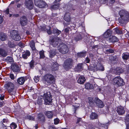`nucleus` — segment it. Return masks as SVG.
<instances>
[{
  "label": "nucleus",
  "instance_id": "12",
  "mask_svg": "<svg viewBox=\"0 0 129 129\" xmlns=\"http://www.w3.org/2000/svg\"><path fill=\"white\" fill-rule=\"evenodd\" d=\"M95 103L100 108H102L104 106L103 103L99 99L96 98L95 99Z\"/></svg>",
  "mask_w": 129,
  "mask_h": 129
},
{
  "label": "nucleus",
  "instance_id": "60",
  "mask_svg": "<svg viewBox=\"0 0 129 129\" xmlns=\"http://www.w3.org/2000/svg\"><path fill=\"white\" fill-rule=\"evenodd\" d=\"M55 43V42H53L52 43H51V45H53V46H55L56 45H57V43L55 45H53Z\"/></svg>",
  "mask_w": 129,
  "mask_h": 129
},
{
  "label": "nucleus",
  "instance_id": "10",
  "mask_svg": "<svg viewBox=\"0 0 129 129\" xmlns=\"http://www.w3.org/2000/svg\"><path fill=\"white\" fill-rule=\"evenodd\" d=\"M20 23L22 25H25L27 24V20L25 16H23L20 18Z\"/></svg>",
  "mask_w": 129,
  "mask_h": 129
},
{
  "label": "nucleus",
  "instance_id": "34",
  "mask_svg": "<svg viewBox=\"0 0 129 129\" xmlns=\"http://www.w3.org/2000/svg\"><path fill=\"white\" fill-rule=\"evenodd\" d=\"M88 100L89 103L91 106H92L94 103L93 98H88Z\"/></svg>",
  "mask_w": 129,
  "mask_h": 129
},
{
  "label": "nucleus",
  "instance_id": "51",
  "mask_svg": "<svg viewBox=\"0 0 129 129\" xmlns=\"http://www.w3.org/2000/svg\"><path fill=\"white\" fill-rule=\"evenodd\" d=\"M99 69L100 70L103 71L104 70V68L102 66H101L100 67Z\"/></svg>",
  "mask_w": 129,
  "mask_h": 129
},
{
  "label": "nucleus",
  "instance_id": "17",
  "mask_svg": "<svg viewBox=\"0 0 129 129\" xmlns=\"http://www.w3.org/2000/svg\"><path fill=\"white\" fill-rule=\"evenodd\" d=\"M30 55V53L28 51H26L23 53L22 55L23 58L25 59H26L27 57L29 56Z\"/></svg>",
  "mask_w": 129,
  "mask_h": 129
},
{
  "label": "nucleus",
  "instance_id": "33",
  "mask_svg": "<svg viewBox=\"0 0 129 129\" xmlns=\"http://www.w3.org/2000/svg\"><path fill=\"white\" fill-rule=\"evenodd\" d=\"M30 45L32 50H34L35 49V43L33 41H31L30 42Z\"/></svg>",
  "mask_w": 129,
  "mask_h": 129
},
{
  "label": "nucleus",
  "instance_id": "26",
  "mask_svg": "<svg viewBox=\"0 0 129 129\" xmlns=\"http://www.w3.org/2000/svg\"><path fill=\"white\" fill-rule=\"evenodd\" d=\"M129 58V53L127 52L124 53L122 54V58L123 59L127 60Z\"/></svg>",
  "mask_w": 129,
  "mask_h": 129
},
{
  "label": "nucleus",
  "instance_id": "4",
  "mask_svg": "<svg viewBox=\"0 0 129 129\" xmlns=\"http://www.w3.org/2000/svg\"><path fill=\"white\" fill-rule=\"evenodd\" d=\"M45 104L46 105L49 104L52 101V97L49 92L45 93L43 96Z\"/></svg>",
  "mask_w": 129,
  "mask_h": 129
},
{
  "label": "nucleus",
  "instance_id": "23",
  "mask_svg": "<svg viewBox=\"0 0 129 129\" xmlns=\"http://www.w3.org/2000/svg\"><path fill=\"white\" fill-rule=\"evenodd\" d=\"M45 114L49 118H51L53 117V114L51 111H47L45 112Z\"/></svg>",
  "mask_w": 129,
  "mask_h": 129
},
{
  "label": "nucleus",
  "instance_id": "44",
  "mask_svg": "<svg viewBox=\"0 0 129 129\" xmlns=\"http://www.w3.org/2000/svg\"><path fill=\"white\" fill-rule=\"evenodd\" d=\"M15 37V38H17L18 39H18H17V40H15V41H19V40L20 39H21V38H20V36L19 35V34L16 35H15V36H14Z\"/></svg>",
  "mask_w": 129,
  "mask_h": 129
},
{
  "label": "nucleus",
  "instance_id": "41",
  "mask_svg": "<svg viewBox=\"0 0 129 129\" xmlns=\"http://www.w3.org/2000/svg\"><path fill=\"white\" fill-rule=\"evenodd\" d=\"M81 36L80 35H79L78 36H77L75 38V40L77 41L81 39Z\"/></svg>",
  "mask_w": 129,
  "mask_h": 129
},
{
  "label": "nucleus",
  "instance_id": "39",
  "mask_svg": "<svg viewBox=\"0 0 129 129\" xmlns=\"http://www.w3.org/2000/svg\"><path fill=\"white\" fill-rule=\"evenodd\" d=\"M59 5L58 4H56L51 7V8L54 9H56L59 8Z\"/></svg>",
  "mask_w": 129,
  "mask_h": 129
},
{
  "label": "nucleus",
  "instance_id": "56",
  "mask_svg": "<svg viewBox=\"0 0 129 129\" xmlns=\"http://www.w3.org/2000/svg\"><path fill=\"white\" fill-rule=\"evenodd\" d=\"M4 98V96L3 94L1 95L0 96V99L1 100H3Z\"/></svg>",
  "mask_w": 129,
  "mask_h": 129
},
{
  "label": "nucleus",
  "instance_id": "36",
  "mask_svg": "<svg viewBox=\"0 0 129 129\" xmlns=\"http://www.w3.org/2000/svg\"><path fill=\"white\" fill-rule=\"evenodd\" d=\"M44 51L42 50L40 51L39 54L41 58H43L45 57V56L44 54Z\"/></svg>",
  "mask_w": 129,
  "mask_h": 129
},
{
  "label": "nucleus",
  "instance_id": "32",
  "mask_svg": "<svg viewBox=\"0 0 129 129\" xmlns=\"http://www.w3.org/2000/svg\"><path fill=\"white\" fill-rule=\"evenodd\" d=\"M17 125L14 122H12L10 125V127L11 129H15L17 127Z\"/></svg>",
  "mask_w": 129,
  "mask_h": 129
},
{
  "label": "nucleus",
  "instance_id": "28",
  "mask_svg": "<svg viewBox=\"0 0 129 129\" xmlns=\"http://www.w3.org/2000/svg\"><path fill=\"white\" fill-rule=\"evenodd\" d=\"M98 116L97 115L94 113H92L90 115V118L92 119H96Z\"/></svg>",
  "mask_w": 129,
  "mask_h": 129
},
{
  "label": "nucleus",
  "instance_id": "15",
  "mask_svg": "<svg viewBox=\"0 0 129 129\" xmlns=\"http://www.w3.org/2000/svg\"><path fill=\"white\" fill-rule=\"evenodd\" d=\"M11 68L14 72H17L19 71V67L17 64H13Z\"/></svg>",
  "mask_w": 129,
  "mask_h": 129
},
{
  "label": "nucleus",
  "instance_id": "2",
  "mask_svg": "<svg viewBox=\"0 0 129 129\" xmlns=\"http://www.w3.org/2000/svg\"><path fill=\"white\" fill-rule=\"evenodd\" d=\"M115 85L117 87H120L124 84L123 80L120 77L118 76L115 77L113 80Z\"/></svg>",
  "mask_w": 129,
  "mask_h": 129
},
{
  "label": "nucleus",
  "instance_id": "52",
  "mask_svg": "<svg viewBox=\"0 0 129 129\" xmlns=\"http://www.w3.org/2000/svg\"><path fill=\"white\" fill-rule=\"evenodd\" d=\"M34 63L33 62H31L30 63V66L31 68H32L34 67Z\"/></svg>",
  "mask_w": 129,
  "mask_h": 129
},
{
  "label": "nucleus",
  "instance_id": "50",
  "mask_svg": "<svg viewBox=\"0 0 129 129\" xmlns=\"http://www.w3.org/2000/svg\"><path fill=\"white\" fill-rule=\"evenodd\" d=\"M48 29H47V33L49 34H51V32L50 30V27L48 26Z\"/></svg>",
  "mask_w": 129,
  "mask_h": 129
},
{
  "label": "nucleus",
  "instance_id": "7",
  "mask_svg": "<svg viewBox=\"0 0 129 129\" xmlns=\"http://www.w3.org/2000/svg\"><path fill=\"white\" fill-rule=\"evenodd\" d=\"M5 87L8 90L9 93H11L14 89V85L13 83L9 82L5 84Z\"/></svg>",
  "mask_w": 129,
  "mask_h": 129
},
{
  "label": "nucleus",
  "instance_id": "24",
  "mask_svg": "<svg viewBox=\"0 0 129 129\" xmlns=\"http://www.w3.org/2000/svg\"><path fill=\"white\" fill-rule=\"evenodd\" d=\"M64 20L68 22H69L70 20V14L69 13H67L65 14L64 17Z\"/></svg>",
  "mask_w": 129,
  "mask_h": 129
},
{
  "label": "nucleus",
  "instance_id": "48",
  "mask_svg": "<svg viewBox=\"0 0 129 129\" xmlns=\"http://www.w3.org/2000/svg\"><path fill=\"white\" fill-rule=\"evenodd\" d=\"M125 121L129 122V114L127 115L126 117Z\"/></svg>",
  "mask_w": 129,
  "mask_h": 129
},
{
  "label": "nucleus",
  "instance_id": "3",
  "mask_svg": "<svg viewBox=\"0 0 129 129\" xmlns=\"http://www.w3.org/2000/svg\"><path fill=\"white\" fill-rule=\"evenodd\" d=\"M44 80L48 85H50L54 79V76L50 74H46L43 77Z\"/></svg>",
  "mask_w": 129,
  "mask_h": 129
},
{
  "label": "nucleus",
  "instance_id": "59",
  "mask_svg": "<svg viewBox=\"0 0 129 129\" xmlns=\"http://www.w3.org/2000/svg\"><path fill=\"white\" fill-rule=\"evenodd\" d=\"M64 31L66 33H68L69 31L68 28H67L64 29Z\"/></svg>",
  "mask_w": 129,
  "mask_h": 129
},
{
  "label": "nucleus",
  "instance_id": "54",
  "mask_svg": "<svg viewBox=\"0 0 129 129\" xmlns=\"http://www.w3.org/2000/svg\"><path fill=\"white\" fill-rule=\"evenodd\" d=\"M3 19L2 17L0 15V24H1L3 22Z\"/></svg>",
  "mask_w": 129,
  "mask_h": 129
},
{
  "label": "nucleus",
  "instance_id": "55",
  "mask_svg": "<svg viewBox=\"0 0 129 129\" xmlns=\"http://www.w3.org/2000/svg\"><path fill=\"white\" fill-rule=\"evenodd\" d=\"M28 118L30 120H34V118L32 116H29L28 117Z\"/></svg>",
  "mask_w": 129,
  "mask_h": 129
},
{
  "label": "nucleus",
  "instance_id": "29",
  "mask_svg": "<svg viewBox=\"0 0 129 129\" xmlns=\"http://www.w3.org/2000/svg\"><path fill=\"white\" fill-rule=\"evenodd\" d=\"M56 52L55 50H51L50 52V57L51 58L53 57L56 54Z\"/></svg>",
  "mask_w": 129,
  "mask_h": 129
},
{
  "label": "nucleus",
  "instance_id": "58",
  "mask_svg": "<svg viewBox=\"0 0 129 129\" xmlns=\"http://www.w3.org/2000/svg\"><path fill=\"white\" fill-rule=\"evenodd\" d=\"M49 129H56L55 127L52 126H49Z\"/></svg>",
  "mask_w": 129,
  "mask_h": 129
},
{
  "label": "nucleus",
  "instance_id": "22",
  "mask_svg": "<svg viewBox=\"0 0 129 129\" xmlns=\"http://www.w3.org/2000/svg\"><path fill=\"white\" fill-rule=\"evenodd\" d=\"M109 42H112L113 43L115 42L118 41V39L115 36H112L111 38H109Z\"/></svg>",
  "mask_w": 129,
  "mask_h": 129
},
{
  "label": "nucleus",
  "instance_id": "19",
  "mask_svg": "<svg viewBox=\"0 0 129 129\" xmlns=\"http://www.w3.org/2000/svg\"><path fill=\"white\" fill-rule=\"evenodd\" d=\"M25 81V79L24 77H20L17 79L18 83L20 85L23 84Z\"/></svg>",
  "mask_w": 129,
  "mask_h": 129
},
{
  "label": "nucleus",
  "instance_id": "37",
  "mask_svg": "<svg viewBox=\"0 0 129 129\" xmlns=\"http://www.w3.org/2000/svg\"><path fill=\"white\" fill-rule=\"evenodd\" d=\"M44 115L41 113L39 114L38 115V118L40 119V120H42L44 119Z\"/></svg>",
  "mask_w": 129,
  "mask_h": 129
},
{
  "label": "nucleus",
  "instance_id": "5",
  "mask_svg": "<svg viewBox=\"0 0 129 129\" xmlns=\"http://www.w3.org/2000/svg\"><path fill=\"white\" fill-rule=\"evenodd\" d=\"M58 49L60 52L63 54H65L68 51L67 46L63 43H62L59 45Z\"/></svg>",
  "mask_w": 129,
  "mask_h": 129
},
{
  "label": "nucleus",
  "instance_id": "57",
  "mask_svg": "<svg viewBox=\"0 0 129 129\" xmlns=\"http://www.w3.org/2000/svg\"><path fill=\"white\" fill-rule=\"evenodd\" d=\"M5 12L7 14H8L9 12V10L8 9H7V10L5 11Z\"/></svg>",
  "mask_w": 129,
  "mask_h": 129
},
{
  "label": "nucleus",
  "instance_id": "46",
  "mask_svg": "<svg viewBox=\"0 0 129 129\" xmlns=\"http://www.w3.org/2000/svg\"><path fill=\"white\" fill-rule=\"evenodd\" d=\"M10 78L12 80H14L15 79V76L14 75L12 74H10Z\"/></svg>",
  "mask_w": 129,
  "mask_h": 129
},
{
  "label": "nucleus",
  "instance_id": "8",
  "mask_svg": "<svg viewBox=\"0 0 129 129\" xmlns=\"http://www.w3.org/2000/svg\"><path fill=\"white\" fill-rule=\"evenodd\" d=\"M73 62V61L71 59L69 58L67 59L64 62V67L66 69H69L70 67L72 64Z\"/></svg>",
  "mask_w": 129,
  "mask_h": 129
},
{
  "label": "nucleus",
  "instance_id": "45",
  "mask_svg": "<svg viewBox=\"0 0 129 129\" xmlns=\"http://www.w3.org/2000/svg\"><path fill=\"white\" fill-rule=\"evenodd\" d=\"M34 80L36 83H37L39 81V77L38 76L37 77H35L34 78Z\"/></svg>",
  "mask_w": 129,
  "mask_h": 129
},
{
  "label": "nucleus",
  "instance_id": "62",
  "mask_svg": "<svg viewBox=\"0 0 129 129\" xmlns=\"http://www.w3.org/2000/svg\"><path fill=\"white\" fill-rule=\"evenodd\" d=\"M2 121L4 123H5L7 121V120L5 119H3L2 120Z\"/></svg>",
  "mask_w": 129,
  "mask_h": 129
},
{
  "label": "nucleus",
  "instance_id": "30",
  "mask_svg": "<svg viewBox=\"0 0 129 129\" xmlns=\"http://www.w3.org/2000/svg\"><path fill=\"white\" fill-rule=\"evenodd\" d=\"M86 52H81L77 53V55L78 57H84L86 55Z\"/></svg>",
  "mask_w": 129,
  "mask_h": 129
},
{
  "label": "nucleus",
  "instance_id": "16",
  "mask_svg": "<svg viewBox=\"0 0 129 129\" xmlns=\"http://www.w3.org/2000/svg\"><path fill=\"white\" fill-rule=\"evenodd\" d=\"M8 52L2 48H0V54L3 57H5L7 55Z\"/></svg>",
  "mask_w": 129,
  "mask_h": 129
},
{
  "label": "nucleus",
  "instance_id": "20",
  "mask_svg": "<svg viewBox=\"0 0 129 129\" xmlns=\"http://www.w3.org/2000/svg\"><path fill=\"white\" fill-rule=\"evenodd\" d=\"M7 36L5 34L1 33H0V40L2 41H4L7 39Z\"/></svg>",
  "mask_w": 129,
  "mask_h": 129
},
{
  "label": "nucleus",
  "instance_id": "11",
  "mask_svg": "<svg viewBox=\"0 0 129 129\" xmlns=\"http://www.w3.org/2000/svg\"><path fill=\"white\" fill-rule=\"evenodd\" d=\"M18 34V33L17 31L15 30H11L10 31V36L11 37V38L14 40H17V39L15 38V37L14 36L15 35ZM18 37V39H19Z\"/></svg>",
  "mask_w": 129,
  "mask_h": 129
},
{
  "label": "nucleus",
  "instance_id": "13",
  "mask_svg": "<svg viewBox=\"0 0 129 129\" xmlns=\"http://www.w3.org/2000/svg\"><path fill=\"white\" fill-rule=\"evenodd\" d=\"M125 111L123 107L119 106L118 107L117 112L119 114L122 115L124 113Z\"/></svg>",
  "mask_w": 129,
  "mask_h": 129
},
{
  "label": "nucleus",
  "instance_id": "25",
  "mask_svg": "<svg viewBox=\"0 0 129 129\" xmlns=\"http://www.w3.org/2000/svg\"><path fill=\"white\" fill-rule=\"evenodd\" d=\"M58 64L56 62L54 63L51 67V68L53 71H55L57 70L58 69Z\"/></svg>",
  "mask_w": 129,
  "mask_h": 129
},
{
  "label": "nucleus",
  "instance_id": "63",
  "mask_svg": "<svg viewBox=\"0 0 129 129\" xmlns=\"http://www.w3.org/2000/svg\"><path fill=\"white\" fill-rule=\"evenodd\" d=\"M73 107L74 109H75V111L78 108V107H75L74 106H73Z\"/></svg>",
  "mask_w": 129,
  "mask_h": 129
},
{
  "label": "nucleus",
  "instance_id": "35",
  "mask_svg": "<svg viewBox=\"0 0 129 129\" xmlns=\"http://www.w3.org/2000/svg\"><path fill=\"white\" fill-rule=\"evenodd\" d=\"M83 68V64H79L77 66V69L78 71L82 70Z\"/></svg>",
  "mask_w": 129,
  "mask_h": 129
},
{
  "label": "nucleus",
  "instance_id": "21",
  "mask_svg": "<svg viewBox=\"0 0 129 129\" xmlns=\"http://www.w3.org/2000/svg\"><path fill=\"white\" fill-rule=\"evenodd\" d=\"M111 32L109 30H108L103 35V36L105 38H107L111 36Z\"/></svg>",
  "mask_w": 129,
  "mask_h": 129
},
{
  "label": "nucleus",
  "instance_id": "42",
  "mask_svg": "<svg viewBox=\"0 0 129 129\" xmlns=\"http://www.w3.org/2000/svg\"><path fill=\"white\" fill-rule=\"evenodd\" d=\"M81 36L80 35H79L78 36H77L75 38V40L77 41L81 39Z\"/></svg>",
  "mask_w": 129,
  "mask_h": 129
},
{
  "label": "nucleus",
  "instance_id": "64",
  "mask_svg": "<svg viewBox=\"0 0 129 129\" xmlns=\"http://www.w3.org/2000/svg\"><path fill=\"white\" fill-rule=\"evenodd\" d=\"M127 129H129V124H128L127 125Z\"/></svg>",
  "mask_w": 129,
  "mask_h": 129
},
{
  "label": "nucleus",
  "instance_id": "18",
  "mask_svg": "<svg viewBox=\"0 0 129 129\" xmlns=\"http://www.w3.org/2000/svg\"><path fill=\"white\" fill-rule=\"evenodd\" d=\"M85 88L88 90L93 89L94 88L93 85L88 83L85 84Z\"/></svg>",
  "mask_w": 129,
  "mask_h": 129
},
{
  "label": "nucleus",
  "instance_id": "9",
  "mask_svg": "<svg viewBox=\"0 0 129 129\" xmlns=\"http://www.w3.org/2000/svg\"><path fill=\"white\" fill-rule=\"evenodd\" d=\"M25 5L26 7L29 9H31L33 7V3L31 0H25Z\"/></svg>",
  "mask_w": 129,
  "mask_h": 129
},
{
  "label": "nucleus",
  "instance_id": "61",
  "mask_svg": "<svg viewBox=\"0 0 129 129\" xmlns=\"http://www.w3.org/2000/svg\"><path fill=\"white\" fill-rule=\"evenodd\" d=\"M81 120V119L80 118H79L77 119V123H79Z\"/></svg>",
  "mask_w": 129,
  "mask_h": 129
},
{
  "label": "nucleus",
  "instance_id": "31",
  "mask_svg": "<svg viewBox=\"0 0 129 129\" xmlns=\"http://www.w3.org/2000/svg\"><path fill=\"white\" fill-rule=\"evenodd\" d=\"M53 33L54 34L58 35L60 34L61 31L57 29L54 28L53 30Z\"/></svg>",
  "mask_w": 129,
  "mask_h": 129
},
{
  "label": "nucleus",
  "instance_id": "1",
  "mask_svg": "<svg viewBox=\"0 0 129 129\" xmlns=\"http://www.w3.org/2000/svg\"><path fill=\"white\" fill-rule=\"evenodd\" d=\"M119 13L121 19L120 20V23H124L129 21V15L126 14L124 10H121Z\"/></svg>",
  "mask_w": 129,
  "mask_h": 129
},
{
  "label": "nucleus",
  "instance_id": "38",
  "mask_svg": "<svg viewBox=\"0 0 129 129\" xmlns=\"http://www.w3.org/2000/svg\"><path fill=\"white\" fill-rule=\"evenodd\" d=\"M114 31L117 34H121L123 33L122 31L120 30V29L117 28H116L115 29Z\"/></svg>",
  "mask_w": 129,
  "mask_h": 129
},
{
  "label": "nucleus",
  "instance_id": "47",
  "mask_svg": "<svg viewBox=\"0 0 129 129\" xmlns=\"http://www.w3.org/2000/svg\"><path fill=\"white\" fill-rule=\"evenodd\" d=\"M42 99L39 100L38 99L37 101V103L39 104H41L42 102Z\"/></svg>",
  "mask_w": 129,
  "mask_h": 129
},
{
  "label": "nucleus",
  "instance_id": "53",
  "mask_svg": "<svg viewBox=\"0 0 129 129\" xmlns=\"http://www.w3.org/2000/svg\"><path fill=\"white\" fill-rule=\"evenodd\" d=\"M85 62L86 63H89L90 61V59L88 57H87L85 59Z\"/></svg>",
  "mask_w": 129,
  "mask_h": 129
},
{
  "label": "nucleus",
  "instance_id": "43",
  "mask_svg": "<svg viewBox=\"0 0 129 129\" xmlns=\"http://www.w3.org/2000/svg\"><path fill=\"white\" fill-rule=\"evenodd\" d=\"M54 124H58L60 120L58 118L55 119L54 120Z\"/></svg>",
  "mask_w": 129,
  "mask_h": 129
},
{
  "label": "nucleus",
  "instance_id": "27",
  "mask_svg": "<svg viewBox=\"0 0 129 129\" xmlns=\"http://www.w3.org/2000/svg\"><path fill=\"white\" fill-rule=\"evenodd\" d=\"M116 73L118 75H119L123 72V70L120 68H117L116 69Z\"/></svg>",
  "mask_w": 129,
  "mask_h": 129
},
{
  "label": "nucleus",
  "instance_id": "49",
  "mask_svg": "<svg viewBox=\"0 0 129 129\" xmlns=\"http://www.w3.org/2000/svg\"><path fill=\"white\" fill-rule=\"evenodd\" d=\"M2 129H7V127L3 124L2 123L1 124Z\"/></svg>",
  "mask_w": 129,
  "mask_h": 129
},
{
  "label": "nucleus",
  "instance_id": "6",
  "mask_svg": "<svg viewBox=\"0 0 129 129\" xmlns=\"http://www.w3.org/2000/svg\"><path fill=\"white\" fill-rule=\"evenodd\" d=\"M35 5L40 8H44L47 6L46 4L42 0H34Z\"/></svg>",
  "mask_w": 129,
  "mask_h": 129
},
{
  "label": "nucleus",
  "instance_id": "14",
  "mask_svg": "<svg viewBox=\"0 0 129 129\" xmlns=\"http://www.w3.org/2000/svg\"><path fill=\"white\" fill-rule=\"evenodd\" d=\"M85 80V78L84 76H80L77 80V82L79 84H82L84 83Z\"/></svg>",
  "mask_w": 129,
  "mask_h": 129
},
{
  "label": "nucleus",
  "instance_id": "40",
  "mask_svg": "<svg viewBox=\"0 0 129 129\" xmlns=\"http://www.w3.org/2000/svg\"><path fill=\"white\" fill-rule=\"evenodd\" d=\"M9 46L11 48L14 47L15 46V45L12 43L9 42L8 43Z\"/></svg>",
  "mask_w": 129,
  "mask_h": 129
}]
</instances>
